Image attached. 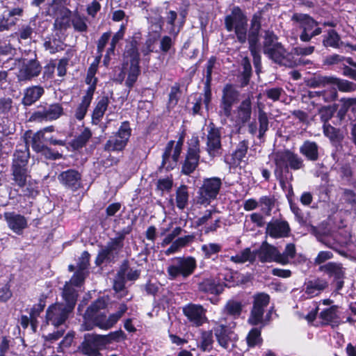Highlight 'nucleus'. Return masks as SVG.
I'll list each match as a JSON object with an SVG mask.
<instances>
[{
	"mask_svg": "<svg viewBox=\"0 0 356 356\" xmlns=\"http://www.w3.org/2000/svg\"><path fill=\"white\" fill-rule=\"evenodd\" d=\"M92 98L93 97L87 95H83L82 97L81 102L78 105L74 112V118L77 120L81 121L84 119Z\"/></svg>",
	"mask_w": 356,
	"mask_h": 356,
	"instance_id": "36",
	"label": "nucleus"
},
{
	"mask_svg": "<svg viewBox=\"0 0 356 356\" xmlns=\"http://www.w3.org/2000/svg\"><path fill=\"white\" fill-rule=\"evenodd\" d=\"M252 115V104L250 98L242 101L233 113V120L237 124H244L248 122Z\"/></svg>",
	"mask_w": 356,
	"mask_h": 356,
	"instance_id": "22",
	"label": "nucleus"
},
{
	"mask_svg": "<svg viewBox=\"0 0 356 356\" xmlns=\"http://www.w3.org/2000/svg\"><path fill=\"white\" fill-rule=\"evenodd\" d=\"M339 41L340 38L339 35L334 31L331 30L323 39V43L325 47L337 48L339 47Z\"/></svg>",
	"mask_w": 356,
	"mask_h": 356,
	"instance_id": "50",
	"label": "nucleus"
},
{
	"mask_svg": "<svg viewBox=\"0 0 356 356\" xmlns=\"http://www.w3.org/2000/svg\"><path fill=\"white\" fill-rule=\"evenodd\" d=\"M85 82L89 85L85 95L93 97L97 87V79L95 75L87 73Z\"/></svg>",
	"mask_w": 356,
	"mask_h": 356,
	"instance_id": "57",
	"label": "nucleus"
},
{
	"mask_svg": "<svg viewBox=\"0 0 356 356\" xmlns=\"http://www.w3.org/2000/svg\"><path fill=\"white\" fill-rule=\"evenodd\" d=\"M291 19L302 30L300 39L302 42H309L312 38L322 33L321 28L318 26V22L308 15L295 13Z\"/></svg>",
	"mask_w": 356,
	"mask_h": 356,
	"instance_id": "8",
	"label": "nucleus"
},
{
	"mask_svg": "<svg viewBox=\"0 0 356 356\" xmlns=\"http://www.w3.org/2000/svg\"><path fill=\"white\" fill-rule=\"evenodd\" d=\"M13 296V292L9 282L0 288V302L6 303Z\"/></svg>",
	"mask_w": 356,
	"mask_h": 356,
	"instance_id": "60",
	"label": "nucleus"
},
{
	"mask_svg": "<svg viewBox=\"0 0 356 356\" xmlns=\"http://www.w3.org/2000/svg\"><path fill=\"white\" fill-rule=\"evenodd\" d=\"M78 296V292L75 289L69 286L67 283L65 284L62 292V298L65 302L63 304V307L70 314L74 309Z\"/></svg>",
	"mask_w": 356,
	"mask_h": 356,
	"instance_id": "26",
	"label": "nucleus"
},
{
	"mask_svg": "<svg viewBox=\"0 0 356 356\" xmlns=\"http://www.w3.org/2000/svg\"><path fill=\"white\" fill-rule=\"evenodd\" d=\"M277 42V36L271 31H266L264 35V53L269 52L271 49L275 47L276 44H280Z\"/></svg>",
	"mask_w": 356,
	"mask_h": 356,
	"instance_id": "48",
	"label": "nucleus"
},
{
	"mask_svg": "<svg viewBox=\"0 0 356 356\" xmlns=\"http://www.w3.org/2000/svg\"><path fill=\"white\" fill-rule=\"evenodd\" d=\"M125 270H127V264L122 265L118 275V280L115 281L113 289L117 292H122L124 293V282H125Z\"/></svg>",
	"mask_w": 356,
	"mask_h": 356,
	"instance_id": "49",
	"label": "nucleus"
},
{
	"mask_svg": "<svg viewBox=\"0 0 356 356\" xmlns=\"http://www.w3.org/2000/svg\"><path fill=\"white\" fill-rule=\"evenodd\" d=\"M30 158L29 147L25 146L24 149H17L14 152L10 166L12 179L17 186L23 188L24 195L28 197H35L39 193L37 187L32 184H27V179L30 177L29 170V161Z\"/></svg>",
	"mask_w": 356,
	"mask_h": 356,
	"instance_id": "1",
	"label": "nucleus"
},
{
	"mask_svg": "<svg viewBox=\"0 0 356 356\" xmlns=\"http://www.w3.org/2000/svg\"><path fill=\"white\" fill-rule=\"evenodd\" d=\"M259 204L262 207V210L270 211L273 207L274 200L270 196H262L259 199Z\"/></svg>",
	"mask_w": 356,
	"mask_h": 356,
	"instance_id": "64",
	"label": "nucleus"
},
{
	"mask_svg": "<svg viewBox=\"0 0 356 356\" xmlns=\"http://www.w3.org/2000/svg\"><path fill=\"white\" fill-rule=\"evenodd\" d=\"M131 129L128 122H124L113 136V151H122L131 136Z\"/></svg>",
	"mask_w": 356,
	"mask_h": 356,
	"instance_id": "19",
	"label": "nucleus"
},
{
	"mask_svg": "<svg viewBox=\"0 0 356 356\" xmlns=\"http://www.w3.org/2000/svg\"><path fill=\"white\" fill-rule=\"evenodd\" d=\"M269 302V296L265 293H259L254 296L253 308L248 322L252 325L261 323L263 320L264 308Z\"/></svg>",
	"mask_w": 356,
	"mask_h": 356,
	"instance_id": "16",
	"label": "nucleus"
},
{
	"mask_svg": "<svg viewBox=\"0 0 356 356\" xmlns=\"http://www.w3.org/2000/svg\"><path fill=\"white\" fill-rule=\"evenodd\" d=\"M289 153L290 151L288 150L275 153L273 156L276 165L275 174L281 175L284 170H287Z\"/></svg>",
	"mask_w": 356,
	"mask_h": 356,
	"instance_id": "33",
	"label": "nucleus"
},
{
	"mask_svg": "<svg viewBox=\"0 0 356 356\" xmlns=\"http://www.w3.org/2000/svg\"><path fill=\"white\" fill-rule=\"evenodd\" d=\"M47 296L42 293L40 296L38 303L33 305L31 309L29 315L31 320V329L33 332H35L38 326V318L40 314L44 311L46 307Z\"/></svg>",
	"mask_w": 356,
	"mask_h": 356,
	"instance_id": "29",
	"label": "nucleus"
},
{
	"mask_svg": "<svg viewBox=\"0 0 356 356\" xmlns=\"http://www.w3.org/2000/svg\"><path fill=\"white\" fill-rule=\"evenodd\" d=\"M242 308L243 305L241 302L230 300L225 305L224 311L227 314L236 318L241 315Z\"/></svg>",
	"mask_w": 356,
	"mask_h": 356,
	"instance_id": "45",
	"label": "nucleus"
},
{
	"mask_svg": "<svg viewBox=\"0 0 356 356\" xmlns=\"http://www.w3.org/2000/svg\"><path fill=\"white\" fill-rule=\"evenodd\" d=\"M193 239V236L191 235L178 238L172 242V245L165 250V254L170 255L178 252L181 248H184L191 242Z\"/></svg>",
	"mask_w": 356,
	"mask_h": 356,
	"instance_id": "39",
	"label": "nucleus"
},
{
	"mask_svg": "<svg viewBox=\"0 0 356 356\" xmlns=\"http://www.w3.org/2000/svg\"><path fill=\"white\" fill-rule=\"evenodd\" d=\"M72 24L77 31L83 32L87 31L88 26L86 23V18L78 14L72 17Z\"/></svg>",
	"mask_w": 356,
	"mask_h": 356,
	"instance_id": "58",
	"label": "nucleus"
},
{
	"mask_svg": "<svg viewBox=\"0 0 356 356\" xmlns=\"http://www.w3.org/2000/svg\"><path fill=\"white\" fill-rule=\"evenodd\" d=\"M207 151L210 156L221 154L220 133L218 129L211 127L207 134Z\"/></svg>",
	"mask_w": 356,
	"mask_h": 356,
	"instance_id": "21",
	"label": "nucleus"
},
{
	"mask_svg": "<svg viewBox=\"0 0 356 356\" xmlns=\"http://www.w3.org/2000/svg\"><path fill=\"white\" fill-rule=\"evenodd\" d=\"M220 221V218L218 213L215 210H207L202 216L199 218L197 220V225H204V229L209 224V222Z\"/></svg>",
	"mask_w": 356,
	"mask_h": 356,
	"instance_id": "43",
	"label": "nucleus"
},
{
	"mask_svg": "<svg viewBox=\"0 0 356 356\" xmlns=\"http://www.w3.org/2000/svg\"><path fill=\"white\" fill-rule=\"evenodd\" d=\"M3 218L8 228L17 235H22L24 230L28 227L26 217L14 211L3 213Z\"/></svg>",
	"mask_w": 356,
	"mask_h": 356,
	"instance_id": "17",
	"label": "nucleus"
},
{
	"mask_svg": "<svg viewBox=\"0 0 356 356\" xmlns=\"http://www.w3.org/2000/svg\"><path fill=\"white\" fill-rule=\"evenodd\" d=\"M302 161L300 158H299L297 155L293 153H289V164L288 167H291V168L293 170H298L302 167Z\"/></svg>",
	"mask_w": 356,
	"mask_h": 356,
	"instance_id": "62",
	"label": "nucleus"
},
{
	"mask_svg": "<svg viewBox=\"0 0 356 356\" xmlns=\"http://www.w3.org/2000/svg\"><path fill=\"white\" fill-rule=\"evenodd\" d=\"M237 99V91L231 85H227L223 89L220 104L221 112L225 116L228 118L232 115V106Z\"/></svg>",
	"mask_w": 356,
	"mask_h": 356,
	"instance_id": "20",
	"label": "nucleus"
},
{
	"mask_svg": "<svg viewBox=\"0 0 356 356\" xmlns=\"http://www.w3.org/2000/svg\"><path fill=\"white\" fill-rule=\"evenodd\" d=\"M221 248V245L216 243L204 244L201 247V250L207 258H210L212 255L218 253Z\"/></svg>",
	"mask_w": 356,
	"mask_h": 356,
	"instance_id": "51",
	"label": "nucleus"
},
{
	"mask_svg": "<svg viewBox=\"0 0 356 356\" xmlns=\"http://www.w3.org/2000/svg\"><path fill=\"white\" fill-rule=\"evenodd\" d=\"M333 76H324L316 75L307 81V85L310 88H325L326 90L331 88Z\"/></svg>",
	"mask_w": 356,
	"mask_h": 356,
	"instance_id": "35",
	"label": "nucleus"
},
{
	"mask_svg": "<svg viewBox=\"0 0 356 356\" xmlns=\"http://www.w3.org/2000/svg\"><path fill=\"white\" fill-rule=\"evenodd\" d=\"M70 315L63 307V304H52L46 311V321L50 322L54 327H59L65 323Z\"/></svg>",
	"mask_w": 356,
	"mask_h": 356,
	"instance_id": "18",
	"label": "nucleus"
},
{
	"mask_svg": "<svg viewBox=\"0 0 356 356\" xmlns=\"http://www.w3.org/2000/svg\"><path fill=\"white\" fill-rule=\"evenodd\" d=\"M227 31H234L238 41L244 44L247 40L248 18L239 7H234L225 18Z\"/></svg>",
	"mask_w": 356,
	"mask_h": 356,
	"instance_id": "4",
	"label": "nucleus"
},
{
	"mask_svg": "<svg viewBox=\"0 0 356 356\" xmlns=\"http://www.w3.org/2000/svg\"><path fill=\"white\" fill-rule=\"evenodd\" d=\"M328 286L327 282L323 279H314L306 282L303 289V296L312 298L318 296Z\"/></svg>",
	"mask_w": 356,
	"mask_h": 356,
	"instance_id": "24",
	"label": "nucleus"
},
{
	"mask_svg": "<svg viewBox=\"0 0 356 356\" xmlns=\"http://www.w3.org/2000/svg\"><path fill=\"white\" fill-rule=\"evenodd\" d=\"M320 270L337 280L341 279L343 276V270L339 264L330 262L321 266Z\"/></svg>",
	"mask_w": 356,
	"mask_h": 356,
	"instance_id": "37",
	"label": "nucleus"
},
{
	"mask_svg": "<svg viewBox=\"0 0 356 356\" xmlns=\"http://www.w3.org/2000/svg\"><path fill=\"white\" fill-rule=\"evenodd\" d=\"M17 20V18L8 17V14L4 12L0 18V32L9 30L16 24Z\"/></svg>",
	"mask_w": 356,
	"mask_h": 356,
	"instance_id": "54",
	"label": "nucleus"
},
{
	"mask_svg": "<svg viewBox=\"0 0 356 356\" xmlns=\"http://www.w3.org/2000/svg\"><path fill=\"white\" fill-rule=\"evenodd\" d=\"M64 115V108L58 102L49 104L46 102H40L37 110L33 111L29 118L31 122H47L59 119Z\"/></svg>",
	"mask_w": 356,
	"mask_h": 356,
	"instance_id": "6",
	"label": "nucleus"
},
{
	"mask_svg": "<svg viewBox=\"0 0 356 356\" xmlns=\"http://www.w3.org/2000/svg\"><path fill=\"white\" fill-rule=\"evenodd\" d=\"M289 225L286 221L275 220L268 223L266 232L273 238H282L288 236Z\"/></svg>",
	"mask_w": 356,
	"mask_h": 356,
	"instance_id": "28",
	"label": "nucleus"
},
{
	"mask_svg": "<svg viewBox=\"0 0 356 356\" xmlns=\"http://www.w3.org/2000/svg\"><path fill=\"white\" fill-rule=\"evenodd\" d=\"M199 160V140L195 138L191 140L186 159L182 165L181 172L186 175L191 174L197 167Z\"/></svg>",
	"mask_w": 356,
	"mask_h": 356,
	"instance_id": "11",
	"label": "nucleus"
},
{
	"mask_svg": "<svg viewBox=\"0 0 356 356\" xmlns=\"http://www.w3.org/2000/svg\"><path fill=\"white\" fill-rule=\"evenodd\" d=\"M213 334L211 332H204L202 334L200 348L204 351H209L212 348Z\"/></svg>",
	"mask_w": 356,
	"mask_h": 356,
	"instance_id": "56",
	"label": "nucleus"
},
{
	"mask_svg": "<svg viewBox=\"0 0 356 356\" xmlns=\"http://www.w3.org/2000/svg\"><path fill=\"white\" fill-rule=\"evenodd\" d=\"M308 97L310 99L317 97L319 100L323 99L325 102H330L337 99V92L334 88L322 91H309Z\"/></svg>",
	"mask_w": 356,
	"mask_h": 356,
	"instance_id": "34",
	"label": "nucleus"
},
{
	"mask_svg": "<svg viewBox=\"0 0 356 356\" xmlns=\"http://www.w3.org/2000/svg\"><path fill=\"white\" fill-rule=\"evenodd\" d=\"M248 149V143L246 140H242L239 142L238 146L233 154L234 160L238 162H241L245 156Z\"/></svg>",
	"mask_w": 356,
	"mask_h": 356,
	"instance_id": "53",
	"label": "nucleus"
},
{
	"mask_svg": "<svg viewBox=\"0 0 356 356\" xmlns=\"http://www.w3.org/2000/svg\"><path fill=\"white\" fill-rule=\"evenodd\" d=\"M108 106V99H102L99 100L95 107L92 114V122L95 124H97L102 118L104 112Z\"/></svg>",
	"mask_w": 356,
	"mask_h": 356,
	"instance_id": "40",
	"label": "nucleus"
},
{
	"mask_svg": "<svg viewBox=\"0 0 356 356\" xmlns=\"http://www.w3.org/2000/svg\"><path fill=\"white\" fill-rule=\"evenodd\" d=\"M262 339L261 337V331L257 328L252 329L247 336V343L249 346L254 347L261 344Z\"/></svg>",
	"mask_w": 356,
	"mask_h": 356,
	"instance_id": "52",
	"label": "nucleus"
},
{
	"mask_svg": "<svg viewBox=\"0 0 356 356\" xmlns=\"http://www.w3.org/2000/svg\"><path fill=\"white\" fill-rule=\"evenodd\" d=\"M58 179L65 189L76 192L83 188L82 175L75 169H67L61 172Z\"/></svg>",
	"mask_w": 356,
	"mask_h": 356,
	"instance_id": "10",
	"label": "nucleus"
},
{
	"mask_svg": "<svg viewBox=\"0 0 356 356\" xmlns=\"http://www.w3.org/2000/svg\"><path fill=\"white\" fill-rule=\"evenodd\" d=\"M300 152L311 161H316L318 159V145L314 142L306 141L301 146Z\"/></svg>",
	"mask_w": 356,
	"mask_h": 356,
	"instance_id": "38",
	"label": "nucleus"
},
{
	"mask_svg": "<svg viewBox=\"0 0 356 356\" xmlns=\"http://www.w3.org/2000/svg\"><path fill=\"white\" fill-rule=\"evenodd\" d=\"M319 318L323 325H330L332 327H337L341 323L340 312L336 305L323 309L319 314Z\"/></svg>",
	"mask_w": 356,
	"mask_h": 356,
	"instance_id": "23",
	"label": "nucleus"
},
{
	"mask_svg": "<svg viewBox=\"0 0 356 356\" xmlns=\"http://www.w3.org/2000/svg\"><path fill=\"white\" fill-rule=\"evenodd\" d=\"M269 58L274 60L275 63H282V59L285 57L286 52L281 44H276L275 47L271 49L269 52H266Z\"/></svg>",
	"mask_w": 356,
	"mask_h": 356,
	"instance_id": "46",
	"label": "nucleus"
},
{
	"mask_svg": "<svg viewBox=\"0 0 356 356\" xmlns=\"http://www.w3.org/2000/svg\"><path fill=\"white\" fill-rule=\"evenodd\" d=\"M226 285V284L220 283L213 279H205L200 283L199 289L202 291L211 294H219L222 293L224 286Z\"/></svg>",
	"mask_w": 356,
	"mask_h": 356,
	"instance_id": "32",
	"label": "nucleus"
},
{
	"mask_svg": "<svg viewBox=\"0 0 356 356\" xmlns=\"http://www.w3.org/2000/svg\"><path fill=\"white\" fill-rule=\"evenodd\" d=\"M188 192L186 186H181L176 191V205L179 209H184L188 204Z\"/></svg>",
	"mask_w": 356,
	"mask_h": 356,
	"instance_id": "44",
	"label": "nucleus"
},
{
	"mask_svg": "<svg viewBox=\"0 0 356 356\" xmlns=\"http://www.w3.org/2000/svg\"><path fill=\"white\" fill-rule=\"evenodd\" d=\"M111 343V332L106 335L87 333L77 348V351L86 356H99L100 350Z\"/></svg>",
	"mask_w": 356,
	"mask_h": 356,
	"instance_id": "5",
	"label": "nucleus"
},
{
	"mask_svg": "<svg viewBox=\"0 0 356 356\" xmlns=\"http://www.w3.org/2000/svg\"><path fill=\"white\" fill-rule=\"evenodd\" d=\"M336 87L341 92H349L356 90V84L347 80L339 79L333 76L331 88Z\"/></svg>",
	"mask_w": 356,
	"mask_h": 356,
	"instance_id": "42",
	"label": "nucleus"
},
{
	"mask_svg": "<svg viewBox=\"0 0 356 356\" xmlns=\"http://www.w3.org/2000/svg\"><path fill=\"white\" fill-rule=\"evenodd\" d=\"M136 41L132 40L129 43L124 53V59L120 73L115 78V81L122 82L127 76L126 84L131 87L137 80L140 73L139 54L136 47Z\"/></svg>",
	"mask_w": 356,
	"mask_h": 356,
	"instance_id": "3",
	"label": "nucleus"
},
{
	"mask_svg": "<svg viewBox=\"0 0 356 356\" xmlns=\"http://www.w3.org/2000/svg\"><path fill=\"white\" fill-rule=\"evenodd\" d=\"M44 89L41 86H33L24 90L22 104L30 106L35 104L44 95Z\"/></svg>",
	"mask_w": 356,
	"mask_h": 356,
	"instance_id": "27",
	"label": "nucleus"
},
{
	"mask_svg": "<svg viewBox=\"0 0 356 356\" xmlns=\"http://www.w3.org/2000/svg\"><path fill=\"white\" fill-rule=\"evenodd\" d=\"M41 71L42 66L36 58L31 59L22 58L19 70V79L30 81L38 76Z\"/></svg>",
	"mask_w": 356,
	"mask_h": 356,
	"instance_id": "13",
	"label": "nucleus"
},
{
	"mask_svg": "<svg viewBox=\"0 0 356 356\" xmlns=\"http://www.w3.org/2000/svg\"><path fill=\"white\" fill-rule=\"evenodd\" d=\"M41 154L49 160H57L63 158L61 153H59L58 151H54L47 145L44 147Z\"/></svg>",
	"mask_w": 356,
	"mask_h": 356,
	"instance_id": "61",
	"label": "nucleus"
},
{
	"mask_svg": "<svg viewBox=\"0 0 356 356\" xmlns=\"http://www.w3.org/2000/svg\"><path fill=\"white\" fill-rule=\"evenodd\" d=\"M261 29V19L257 15H254L250 22V28L248 32L249 46L254 49V45L259 44V31Z\"/></svg>",
	"mask_w": 356,
	"mask_h": 356,
	"instance_id": "30",
	"label": "nucleus"
},
{
	"mask_svg": "<svg viewBox=\"0 0 356 356\" xmlns=\"http://www.w3.org/2000/svg\"><path fill=\"white\" fill-rule=\"evenodd\" d=\"M256 254L252 252L250 248H245L235 256H232L230 260L236 264H243L254 261Z\"/></svg>",
	"mask_w": 356,
	"mask_h": 356,
	"instance_id": "41",
	"label": "nucleus"
},
{
	"mask_svg": "<svg viewBox=\"0 0 356 356\" xmlns=\"http://www.w3.org/2000/svg\"><path fill=\"white\" fill-rule=\"evenodd\" d=\"M111 255V242L107 243L105 248L102 249L98 253L96 259L95 264L97 266H102L104 263H108L110 261V257Z\"/></svg>",
	"mask_w": 356,
	"mask_h": 356,
	"instance_id": "47",
	"label": "nucleus"
},
{
	"mask_svg": "<svg viewBox=\"0 0 356 356\" xmlns=\"http://www.w3.org/2000/svg\"><path fill=\"white\" fill-rule=\"evenodd\" d=\"M214 333L220 346L227 350L234 346L233 334L228 332L225 325L222 323L217 325L214 328Z\"/></svg>",
	"mask_w": 356,
	"mask_h": 356,
	"instance_id": "25",
	"label": "nucleus"
},
{
	"mask_svg": "<svg viewBox=\"0 0 356 356\" xmlns=\"http://www.w3.org/2000/svg\"><path fill=\"white\" fill-rule=\"evenodd\" d=\"M222 186V180L217 177L205 178L199 189V202L201 204H209L215 200Z\"/></svg>",
	"mask_w": 356,
	"mask_h": 356,
	"instance_id": "9",
	"label": "nucleus"
},
{
	"mask_svg": "<svg viewBox=\"0 0 356 356\" xmlns=\"http://www.w3.org/2000/svg\"><path fill=\"white\" fill-rule=\"evenodd\" d=\"M86 277V271L77 269L72 276L70 282L73 286L80 287L83 284Z\"/></svg>",
	"mask_w": 356,
	"mask_h": 356,
	"instance_id": "59",
	"label": "nucleus"
},
{
	"mask_svg": "<svg viewBox=\"0 0 356 356\" xmlns=\"http://www.w3.org/2000/svg\"><path fill=\"white\" fill-rule=\"evenodd\" d=\"M92 137V132L88 127L83 130L70 142V145L73 150H79L84 147Z\"/></svg>",
	"mask_w": 356,
	"mask_h": 356,
	"instance_id": "31",
	"label": "nucleus"
},
{
	"mask_svg": "<svg viewBox=\"0 0 356 356\" xmlns=\"http://www.w3.org/2000/svg\"><path fill=\"white\" fill-rule=\"evenodd\" d=\"M108 302L104 297H99L93 301L83 314L81 327L83 330H92L95 327L102 330L111 328V315L106 314Z\"/></svg>",
	"mask_w": 356,
	"mask_h": 356,
	"instance_id": "2",
	"label": "nucleus"
},
{
	"mask_svg": "<svg viewBox=\"0 0 356 356\" xmlns=\"http://www.w3.org/2000/svg\"><path fill=\"white\" fill-rule=\"evenodd\" d=\"M182 145V138H179L176 144L172 140L168 143L163 154L162 168L168 170L174 168L181 154Z\"/></svg>",
	"mask_w": 356,
	"mask_h": 356,
	"instance_id": "12",
	"label": "nucleus"
},
{
	"mask_svg": "<svg viewBox=\"0 0 356 356\" xmlns=\"http://www.w3.org/2000/svg\"><path fill=\"white\" fill-rule=\"evenodd\" d=\"M90 254L89 252L88 251H83L78 262V269L86 271L90 264Z\"/></svg>",
	"mask_w": 356,
	"mask_h": 356,
	"instance_id": "63",
	"label": "nucleus"
},
{
	"mask_svg": "<svg viewBox=\"0 0 356 356\" xmlns=\"http://www.w3.org/2000/svg\"><path fill=\"white\" fill-rule=\"evenodd\" d=\"M258 120L259 123V138H261L268 129L267 114L264 111L259 110Z\"/></svg>",
	"mask_w": 356,
	"mask_h": 356,
	"instance_id": "55",
	"label": "nucleus"
},
{
	"mask_svg": "<svg viewBox=\"0 0 356 356\" xmlns=\"http://www.w3.org/2000/svg\"><path fill=\"white\" fill-rule=\"evenodd\" d=\"M183 312L189 322L194 326L200 327L207 323V310L200 305L188 304L183 308Z\"/></svg>",
	"mask_w": 356,
	"mask_h": 356,
	"instance_id": "14",
	"label": "nucleus"
},
{
	"mask_svg": "<svg viewBox=\"0 0 356 356\" xmlns=\"http://www.w3.org/2000/svg\"><path fill=\"white\" fill-rule=\"evenodd\" d=\"M257 253L259 261L262 263L277 262L286 265V261L283 257H281V253L277 248L266 242L262 243Z\"/></svg>",
	"mask_w": 356,
	"mask_h": 356,
	"instance_id": "15",
	"label": "nucleus"
},
{
	"mask_svg": "<svg viewBox=\"0 0 356 356\" xmlns=\"http://www.w3.org/2000/svg\"><path fill=\"white\" fill-rule=\"evenodd\" d=\"M197 267V262L193 257H176L167 268L168 277L175 280L179 277L186 278L193 273Z\"/></svg>",
	"mask_w": 356,
	"mask_h": 356,
	"instance_id": "7",
	"label": "nucleus"
}]
</instances>
